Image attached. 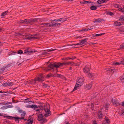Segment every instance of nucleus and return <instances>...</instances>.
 Wrapping results in <instances>:
<instances>
[{
    "mask_svg": "<svg viewBox=\"0 0 124 124\" xmlns=\"http://www.w3.org/2000/svg\"><path fill=\"white\" fill-rule=\"evenodd\" d=\"M93 28H92L90 27V28L87 29V31H88V30H90L91 29H93Z\"/></svg>",
    "mask_w": 124,
    "mask_h": 124,
    "instance_id": "54",
    "label": "nucleus"
},
{
    "mask_svg": "<svg viewBox=\"0 0 124 124\" xmlns=\"http://www.w3.org/2000/svg\"><path fill=\"white\" fill-rule=\"evenodd\" d=\"M92 86V84H88L86 85L85 86V87L87 89H89L91 88Z\"/></svg>",
    "mask_w": 124,
    "mask_h": 124,
    "instance_id": "22",
    "label": "nucleus"
},
{
    "mask_svg": "<svg viewBox=\"0 0 124 124\" xmlns=\"http://www.w3.org/2000/svg\"><path fill=\"white\" fill-rule=\"evenodd\" d=\"M65 123L66 124H70L67 121H65Z\"/></svg>",
    "mask_w": 124,
    "mask_h": 124,
    "instance_id": "61",
    "label": "nucleus"
},
{
    "mask_svg": "<svg viewBox=\"0 0 124 124\" xmlns=\"http://www.w3.org/2000/svg\"><path fill=\"white\" fill-rule=\"evenodd\" d=\"M81 86V85H79V84L76 83L74 87V88L73 89L72 91H74L76 90H77L78 88L79 87Z\"/></svg>",
    "mask_w": 124,
    "mask_h": 124,
    "instance_id": "19",
    "label": "nucleus"
},
{
    "mask_svg": "<svg viewBox=\"0 0 124 124\" xmlns=\"http://www.w3.org/2000/svg\"><path fill=\"white\" fill-rule=\"evenodd\" d=\"M70 62L71 63H70V64H71V65H74V63L73 62Z\"/></svg>",
    "mask_w": 124,
    "mask_h": 124,
    "instance_id": "59",
    "label": "nucleus"
},
{
    "mask_svg": "<svg viewBox=\"0 0 124 124\" xmlns=\"http://www.w3.org/2000/svg\"><path fill=\"white\" fill-rule=\"evenodd\" d=\"M24 117H14V118L15 119V121H18L19 122V119L20 120L21 119H24Z\"/></svg>",
    "mask_w": 124,
    "mask_h": 124,
    "instance_id": "18",
    "label": "nucleus"
},
{
    "mask_svg": "<svg viewBox=\"0 0 124 124\" xmlns=\"http://www.w3.org/2000/svg\"><path fill=\"white\" fill-rule=\"evenodd\" d=\"M8 12V11H5L4 12L1 13V16H5L7 14V13Z\"/></svg>",
    "mask_w": 124,
    "mask_h": 124,
    "instance_id": "25",
    "label": "nucleus"
},
{
    "mask_svg": "<svg viewBox=\"0 0 124 124\" xmlns=\"http://www.w3.org/2000/svg\"><path fill=\"white\" fill-rule=\"evenodd\" d=\"M93 124H97L96 120H94L93 121Z\"/></svg>",
    "mask_w": 124,
    "mask_h": 124,
    "instance_id": "53",
    "label": "nucleus"
},
{
    "mask_svg": "<svg viewBox=\"0 0 124 124\" xmlns=\"http://www.w3.org/2000/svg\"><path fill=\"white\" fill-rule=\"evenodd\" d=\"M19 35H23V33H19Z\"/></svg>",
    "mask_w": 124,
    "mask_h": 124,
    "instance_id": "64",
    "label": "nucleus"
},
{
    "mask_svg": "<svg viewBox=\"0 0 124 124\" xmlns=\"http://www.w3.org/2000/svg\"><path fill=\"white\" fill-rule=\"evenodd\" d=\"M8 86H11L14 84V83L12 82H8Z\"/></svg>",
    "mask_w": 124,
    "mask_h": 124,
    "instance_id": "35",
    "label": "nucleus"
},
{
    "mask_svg": "<svg viewBox=\"0 0 124 124\" xmlns=\"http://www.w3.org/2000/svg\"><path fill=\"white\" fill-rule=\"evenodd\" d=\"M103 20V19H102L98 18L97 19H96L95 21H93L94 23H99L101 21Z\"/></svg>",
    "mask_w": 124,
    "mask_h": 124,
    "instance_id": "20",
    "label": "nucleus"
},
{
    "mask_svg": "<svg viewBox=\"0 0 124 124\" xmlns=\"http://www.w3.org/2000/svg\"><path fill=\"white\" fill-rule=\"evenodd\" d=\"M111 101L113 103V104H116V100H115L114 99H112Z\"/></svg>",
    "mask_w": 124,
    "mask_h": 124,
    "instance_id": "36",
    "label": "nucleus"
},
{
    "mask_svg": "<svg viewBox=\"0 0 124 124\" xmlns=\"http://www.w3.org/2000/svg\"><path fill=\"white\" fill-rule=\"evenodd\" d=\"M117 65H119L120 64H122L124 65V59L123 58L122 59V60L120 62H117Z\"/></svg>",
    "mask_w": 124,
    "mask_h": 124,
    "instance_id": "27",
    "label": "nucleus"
},
{
    "mask_svg": "<svg viewBox=\"0 0 124 124\" xmlns=\"http://www.w3.org/2000/svg\"><path fill=\"white\" fill-rule=\"evenodd\" d=\"M8 108V107L7 106H4L1 108L2 109H6Z\"/></svg>",
    "mask_w": 124,
    "mask_h": 124,
    "instance_id": "43",
    "label": "nucleus"
},
{
    "mask_svg": "<svg viewBox=\"0 0 124 124\" xmlns=\"http://www.w3.org/2000/svg\"><path fill=\"white\" fill-rule=\"evenodd\" d=\"M105 122H106V123H105V121H104L103 122V124H109L110 121L107 117L106 116L105 117Z\"/></svg>",
    "mask_w": 124,
    "mask_h": 124,
    "instance_id": "14",
    "label": "nucleus"
},
{
    "mask_svg": "<svg viewBox=\"0 0 124 124\" xmlns=\"http://www.w3.org/2000/svg\"><path fill=\"white\" fill-rule=\"evenodd\" d=\"M121 81L122 83H124V76L121 79Z\"/></svg>",
    "mask_w": 124,
    "mask_h": 124,
    "instance_id": "47",
    "label": "nucleus"
},
{
    "mask_svg": "<svg viewBox=\"0 0 124 124\" xmlns=\"http://www.w3.org/2000/svg\"><path fill=\"white\" fill-rule=\"evenodd\" d=\"M98 118L99 119H101L102 118V112L101 111H99L98 114Z\"/></svg>",
    "mask_w": 124,
    "mask_h": 124,
    "instance_id": "24",
    "label": "nucleus"
},
{
    "mask_svg": "<svg viewBox=\"0 0 124 124\" xmlns=\"http://www.w3.org/2000/svg\"><path fill=\"white\" fill-rule=\"evenodd\" d=\"M44 77L42 75H41L39 77L36 78L35 79H33L32 80V82L33 83H35L36 81H38L39 82H42L44 81Z\"/></svg>",
    "mask_w": 124,
    "mask_h": 124,
    "instance_id": "4",
    "label": "nucleus"
},
{
    "mask_svg": "<svg viewBox=\"0 0 124 124\" xmlns=\"http://www.w3.org/2000/svg\"><path fill=\"white\" fill-rule=\"evenodd\" d=\"M88 76L90 78H94L96 77L97 76V74L93 73H89L88 74Z\"/></svg>",
    "mask_w": 124,
    "mask_h": 124,
    "instance_id": "11",
    "label": "nucleus"
},
{
    "mask_svg": "<svg viewBox=\"0 0 124 124\" xmlns=\"http://www.w3.org/2000/svg\"><path fill=\"white\" fill-rule=\"evenodd\" d=\"M49 26L51 27H56L58 26V25H60L61 24L60 23H49Z\"/></svg>",
    "mask_w": 124,
    "mask_h": 124,
    "instance_id": "8",
    "label": "nucleus"
},
{
    "mask_svg": "<svg viewBox=\"0 0 124 124\" xmlns=\"http://www.w3.org/2000/svg\"><path fill=\"white\" fill-rule=\"evenodd\" d=\"M119 20L120 21H124V16H121L119 19Z\"/></svg>",
    "mask_w": 124,
    "mask_h": 124,
    "instance_id": "33",
    "label": "nucleus"
},
{
    "mask_svg": "<svg viewBox=\"0 0 124 124\" xmlns=\"http://www.w3.org/2000/svg\"><path fill=\"white\" fill-rule=\"evenodd\" d=\"M49 23H42L41 25H43L42 26V27H46V26H49V25L48 24H49Z\"/></svg>",
    "mask_w": 124,
    "mask_h": 124,
    "instance_id": "32",
    "label": "nucleus"
},
{
    "mask_svg": "<svg viewBox=\"0 0 124 124\" xmlns=\"http://www.w3.org/2000/svg\"><path fill=\"white\" fill-rule=\"evenodd\" d=\"M43 110L45 112L44 115H43V114L40 112L39 113V112L41 111V110L38 109L36 110L37 112V113H36V114H38L37 119L39 121L40 123L41 124H44L47 121V119L45 117H44L43 116H44L45 117H46L50 115L51 114V113L49 109L47 108H44Z\"/></svg>",
    "mask_w": 124,
    "mask_h": 124,
    "instance_id": "1",
    "label": "nucleus"
},
{
    "mask_svg": "<svg viewBox=\"0 0 124 124\" xmlns=\"http://www.w3.org/2000/svg\"><path fill=\"white\" fill-rule=\"evenodd\" d=\"M122 105L123 106H124V101L123 102H122Z\"/></svg>",
    "mask_w": 124,
    "mask_h": 124,
    "instance_id": "63",
    "label": "nucleus"
},
{
    "mask_svg": "<svg viewBox=\"0 0 124 124\" xmlns=\"http://www.w3.org/2000/svg\"><path fill=\"white\" fill-rule=\"evenodd\" d=\"M84 80V77H81L78 79L76 83L79 84V85H81L83 84Z\"/></svg>",
    "mask_w": 124,
    "mask_h": 124,
    "instance_id": "6",
    "label": "nucleus"
},
{
    "mask_svg": "<svg viewBox=\"0 0 124 124\" xmlns=\"http://www.w3.org/2000/svg\"><path fill=\"white\" fill-rule=\"evenodd\" d=\"M19 33H15V35L16 36H19Z\"/></svg>",
    "mask_w": 124,
    "mask_h": 124,
    "instance_id": "60",
    "label": "nucleus"
},
{
    "mask_svg": "<svg viewBox=\"0 0 124 124\" xmlns=\"http://www.w3.org/2000/svg\"><path fill=\"white\" fill-rule=\"evenodd\" d=\"M33 119L30 118H28V119L26 122L27 124H32L33 123Z\"/></svg>",
    "mask_w": 124,
    "mask_h": 124,
    "instance_id": "17",
    "label": "nucleus"
},
{
    "mask_svg": "<svg viewBox=\"0 0 124 124\" xmlns=\"http://www.w3.org/2000/svg\"><path fill=\"white\" fill-rule=\"evenodd\" d=\"M90 9L91 10H95L97 9V8L95 6H92L90 8Z\"/></svg>",
    "mask_w": 124,
    "mask_h": 124,
    "instance_id": "30",
    "label": "nucleus"
},
{
    "mask_svg": "<svg viewBox=\"0 0 124 124\" xmlns=\"http://www.w3.org/2000/svg\"><path fill=\"white\" fill-rule=\"evenodd\" d=\"M119 30H117V31L118 32V31H120V32H123V30H120L119 29Z\"/></svg>",
    "mask_w": 124,
    "mask_h": 124,
    "instance_id": "62",
    "label": "nucleus"
},
{
    "mask_svg": "<svg viewBox=\"0 0 124 124\" xmlns=\"http://www.w3.org/2000/svg\"><path fill=\"white\" fill-rule=\"evenodd\" d=\"M38 20V19H25V24H28L31 23H34L37 21Z\"/></svg>",
    "mask_w": 124,
    "mask_h": 124,
    "instance_id": "5",
    "label": "nucleus"
},
{
    "mask_svg": "<svg viewBox=\"0 0 124 124\" xmlns=\"http://www.w3.org/2000/svg\"><path fill=\"white\" fill-rule=\"evenodd\" d=\"M35 51H34L32 50L28 51V50H25L24 54H27L30 55L33 53V52H35Z\"/></svg>",
    "mask_w": 124,
    "mask_h": 124,
    "instance_id": "15",
    "label": "nucleus"
},
{
    "mask_svg": "<svg viewBox=\"0 0 124 124\" xmlns=\"http://www.w3.org/2000/svg\"><path fill=\"white\" fill-rule=\"evenodd\" d=\"M53 21H58V22H60V19H57L55 20H53Z\"/></svg>",
    "mask_w": 124,
    "mask_h": 124,
    "instance_id": "49",
    "label": "nucleus"
},
{
    "mask_svg": "<svg viewBox=\"0 0 124 124\" xmlns=\"http://www.w3.org/2000/svg\"><path fill=\"white\" fill-rule=\"evenodd\" d=\"M62 76V75L60 74H58L57 73H55L54 75H53V77H60Z\"/></svg>",
    "mask_w": 124,
    "mask_h": 124,
    "instance_id": "26",
    "label": "nucleus"
},
{
    "mask_svg": "<svg viewBox=\"0 0 124 124\" xmlns=\"http://www.w3.org/2000/svg\"><path fill=\"white\" fill-rule=\"evenodd\" d=\"M47 86L48 85L46 84H44L43 85V86L45 88H46Z\"/></svg>",
    "mask_w": 124,
    "mask_h": 124,
    "instance_id": "55",
    "label": "nucleus"
},
{
    "mask_svg": "<svg viewBox=\"0 0 124 124\" xmlns=\"http://www.w3.org/2000/svg\"><path fill=\"white\" fill-rule=\"evenodd\" d=\"M87 31V29L85 28L83 29H82L81 30V31Z\"/></svg>",
    "mask_w": 124,
    "mask_h": 124,
    "instance_id": "52",
    "label": "nucleus"
},
{
    "mask_svg": "<svg viewBox=\"0 0 124 124\" xmlns=\"http://www.w3.org/2000/svg\"><path fill=\"white\" fill-rule=\"evenodd\" d=\"M107 13L108 15L111 16L113 15V13L110 11L107 12Z\"/></svg>",
    "mask_w": 124,
    "mask_h": 124,
    "instance_id": "38",
    "label": "nucleus"
},
{
    "mask_svg": "<svg viewBox=\"0 0 124 124\" xmlns=\"http://www.w3.org/2000/svg\"><path fill=\"white\" fill-rule=\"evenodd\" d=\"M82 4H86L87 3H94V2H93L90 1H84L83 2H82Z\"/></svg>",
    "mask_w": 124,
    "mask_h": 124,
    "instance_id": "28",
    "label": "nucleus"
},
{
    "mask_svg": "<svg viewBox=\"0 0 124 124\" xmlns=\"http://www.w3.org/2000/svg\"><path fill=\"white\" fill-rule=\"evenodd\" d=\"M83 70L84 73H88L90 72V69L88 66H86L83 68Z\"/></svg>",
    "mask_w": 124,
    "mask_h": 124,
    "instance_id": "9",
    "label": "nucleus"
},
{
    "mask_svg": "<svg viewBox=\"0 0 124 124\" xmlns=\"http://www.w3.org/2000/svg\"><path fill=\"white\" fill-rule=\"evenodd\" d=\"M64 65H69L71 63L70 62H64Z\"/></svg>",
    "mask_w": 124,
    "mask_h": 124,
    "instance_id": "46",
    "label": "nucleus"
},
{
    "mask_svg": "<svg viewBox=\"0 0 124 124\" xmlns=\"http://www.w3.org/2000/svg\"><path fill=\"white\" fill-rule=\"evenodd\" d=\"M121 23H120L117 22V26L120 25Z\"/></svg>",
    "mask_w": 124,
    "mask_h": 124,
    "instance_id": "51",
    "label": "nucleus"
},
{
    "mask_svg": "<svg viewBox=\"0 0 124 124\" xmlns=\"http://www.w3.org/2000/svg\"><path fill=\"white\" fill-rule=\"evenodd\" d=\"M104 2H105L104 0H99L97 1V3L99 4L103 3Z\"/></svg>",
    "mask_w": 124,
    "mask_h": 124,
    "instance_id": "31",
    "label": "nucleus"
},
{
    "mask_svg": "<svg viewBox=\"0 0 124 124\" xmlns=\"http://www.w3.org/2000/svg\"><path fill=\"white\" fill-rule=\"evenodd\" d=\"M19 23H23L25 24V19L20 21Z\"/></svg>",
    "mask_w": 124,
    "mask_h": 124,
    "instance_id": "39",
    "label": "nucleus"
},
{
    "mask_svg": "<svg viewBox=\"0 0 124 124\" xmlns=\"http://www.w3.org/2000/svg\"><path fill=\"white\" fill-rule=\"evenodd\" d=\"M24 102L25 103H27L29 104H31V102H32L30 101V99L29 98H27L25 99L24 101Z\"/></svg>",
    "mask_w": 124,
    "mask_h": 124,
    "instance_id": "21",
    "label": "nucleus"
},
{
    "mask_svg": "<svg viewBox=\"0 0 124 124\" xmlns=\"http://www.w3.org/2000/svg\"><path fill=\"white\" fill-rule=\"evenodd\" d=\"M53 75H52L51 74H48L47 75V76H46V78H49L51 76L52 77Z\"/></svg>",
    "mask_w": 124,
    "mask_h": 124,
    "instance_id": "41",
    "label": "nucleus"
},
{
    "mask_svg": "<svg viewBox=\"0 0 124 124\" xmlns=\"http://www.w3.org/2000/svg\"><path fill=\"white\" fill-rule=\"evenodd\" d=\"M88 39H84L79 40V42H80L81 46H83L86 44L87 43V41Z\"/></svg>",
    "mask_w": 124,
    "mask_h": 124,
    "instance_id": "7",
    "label": "nucleus"
},
{
    "mask_svg": "<svg viewBox=\"0 0 124 124\" xmlns=\"http://www.w3.org/2000/svg\"><path fill=\"white\" fill-rule=\"evenodd\" d=\"M5 115V114L0 113V116H3Z\"/></svg>",
    "mask_w": 124,
    "mask_h": 124,
    "instance_id": "56",
    "label": "nucleus"
},
{
    "mask_svg": "<svg viewBox=\"0 0 124 124\" xmlns=\"http://www.w3.org/2000/svg\"><path fill=\"white\" fill-rule=\"evenodd\" d=\"M37 34H36L28 35L25 36V38L28 39H36L38 38V37L37 36Z\"/></svg>",
    "mask_w": 124,
    "mask_h": 124,
    "instance_id": "3",
    "label": "nucleus"
},
{
    "mask_svg": "<svg viewBox=\"0 0 124 124\" xmlns=\"http://www.w3.org/2000/svg\"><path fill=\"white\" fill-rule=\"evenodd\" d=\"M76 58L75 56H72L71 58H69V59H70L72 60H73Z\"/></svg>",
    "mask_w": 124,
    "mask_h": 124,
    "instance_id": "50",
    "label": "nucleus"
},
{
    "mask_svg": "<svg viewBox=\"0 0 124 124\" xmlns=\"http://www.w3.org/2000/svg\"><path fill=\"white\" fill-rule=\"evenodd\" d=\"M73 45H74V46H75L76 47H79V46H81V44H80V42L75 44H72V45H70L71 46H72Z\"/></svg>",
    "mask_w": 124,
    "mask_h": 124,
    "instance_id": "29",
    "label": "nucleus"
},
{
    "mask_svg": "<svg viewBox=\"0 0 124 124\" xmlns=\"http://www.w3.org/2000/svg\"><path fill=\"white\" fill-rule=\"evenodd\" d=\"M119 47L120 49H124V44L121 45Z\"/></svg>",
    "mask_w": 124,
    "mask_h": 124,
    "instance_id": "40",
    "label": "nucleus"
},
{
    "mask_svg": "<svg viewBox=\"0 0 124 124\" xmlns=\"http://www.w3.org/2000/svg\"><path fill=\"white\" fill-rule=\"evenodd\" d=\"M118 112L119 114L123 116H124V109H121L118 111Z\"/></svg>",
    "mask_w": 124,
    "mask_h": 124,
    "instance_id": "16",
    "label": "nucleus"
},
{
    "mask_svg": "<svg viewBox=\"0 0 124 124\" xmlns=\"http://www.w3.org/2000/svg\"><path fill=\"white\" fill-rule=\"evenodd\" d=\"M116 67H113L111 69L107 68L106 70L107 71H111L113 73H115L116 72V69H115Z\"/></svg>",
    "mask_w": 124,
    "mask_h": 124,
    "instance_id": "10",
    "label": "nucleus"
},
{
    "mask_svg": "<svg viewBox=\"0 0 124 124\" xmlns=\"http://www.w3.org/2000/svg\"><path fill=\"white\" fill-rule=\"evenodd\" d=\"M14 117L8 116L7 118H8V119H13V118H14Z\"/></svg>",
    "mask_w": 124,
    "mask_h": 124,
    "instance_id": "48",
    "label": "nucleus"
},
{
    "mask_svg": "<svg viewBox=\"0 0 124 124\" xmlns=\"http://www.w3.org/2000/svg\"><path fill=\"white\" fill-rule=\"evenodd\" d=\"M26 114V113L25 112H24V111L22 113V114L21 115V116H22V117H24V116Z\"/></svg>",
    "mask_w": 124,
    "mask_h": 124,
    "instance_id": "45",
    "label": "nucleus"
},
{
    "mask_svg": "<svg viewBox=\"0 0 124 124\" xmlns=\"http://www.w3.org/2000/svg\"><path fill=\"white\" fill-rule=\"evenodd\" d=\"M23 53V51L21 50H20L17 51V53L19 54H22Z\"/></svg>",
    "mask_w": 124,
    "mask_h": 124,
    "instance_id": "37",
    "label": "nucleus"
},
{
    "mask_svg": "<svg viewBox=\"0 0 124 124\" xmlns=\"http://www.w3.org/2000/svg\"><path fill=\"white\" fill-rule=\"evenodd\" d=\"M60 22L62 23L67 20V18L66 17L62 18L60 19Z\"/></svg>",
    "mask_w": 124,
    "mask_h": 124,
    "instance_id": "23",
    "label": "nucleus"
},
{
    "mask_svg": "<svg viewBox=\"0 0 124 124\" xmlns=\"http://www.w3.org/2000/svg\"><path fill=\"white\" fill-rule=\"evenodd\" d=\"M117 8H118L119 11H121L124 14V6L123 7V8H122L120 5L117 4Z\"/></svg>",
    "mask_w": 124,
    "mask_h": 124,
    "instance_id": "13",
    "label": "nucleus"
},
{
    "mask_svg": "<svg viewBox=\"0 0 124 124\" xmlns=\"http://www.w3.org/2000/svg\"><path fill=\"white\" fill-rule=\"evenodd\" d=\"M105 34V33H102L101 34H96L94 35V37H96L97 36H100L102 35H103Z\"/></svg>",
    "mask_w": 124,
    "mask_h": 124,
    "instance_id": "34",
    "label": "nucleus"
},
{
    "mask_svg": "<svg viewBox=\"0 0 124 124\" xmlns=\"http://www.w3.org/2000/svg\"><path fill=\"white\" fill-rule=\"evenodd\" d=\"M4 86H8V82H7L6 83H3L2 84Z\"/></svg>",
    "mask_w": 124,
    "mask_h": 124,
    "instance_id": "44",
    "label": "nucleus"
},
{
    "mask_svg": "<svg viewBox=\"0 0 124 124\" xmlns=\"http://www.w3.org/2000/svg\"><path fill=\"white\" fill-rule=\"evenodd\" d=\"M80 64V62H78V63H74V66H79Z\"/></svg>",
    "mask_w": 124,
    "mask_h": 124,
    "instance_id": "42",
    "label": "nucleus"
},
{
    "mask_svg": "<svg viewBox=\"0 0 124 124\" xmlns=\"http://www.w3.org/2000/svg\"><path fill=\"white\" fill-rule=\"evenodd\" d=\"M64 65V62L63 63L58 62H55L53 64H50L48 67L47 68L44 69V71H48L51 69H54L55 67L56 68H58L60 66H62Z\"/></svg>",
    "mask_w": 124,
    "mask_h": 124,
    "instance_id": "2",
    "label": "nucleus"
},
{
    "mask_svg": "<svg viewBox=\"0 0 124 124\" xmlns=\"http://www.w3.org/2000/svg\"><path fill=\"white\" fill-rule=\"evenodd\" d=\"M3 43L2 42H0V47L3 45Z\"/></svg>",
    "mask_w": 124,
    "mask_h": 124,
    "instance_id": "57",
    "label": "nucleus"
},
{
    "mask_svg": "<svg viewBox=\"0 0 124 124\" xmlns=\"http://www.w3.org/2000/svg\"><path fill=\"white\" fill-rule=\"evenodd\" d=\"M25 107L27 108H38L37 105H26L25 106Z\"/></svg>",
    "mask_w": 124,
    "mask_h": 124,
    "instance_id": "12",
    "label": "nucleus"
},
{
    "mask_svg": "<svg viewBox=\"0 0 124 124\" xmlns=\"http://www.w3.org/2000/svg\"><path fill=\"white\" fill-rule=\"evenodd\" d=\"M54 50H55L54 49H52V50L50 49L49 50H48V52H49V51H54Z\"/></svg>",
    "mask_w": 124,
    "mask_h": 124,
    "instance_id": "58",
    "label": "nucleus"
}]
</instances>
